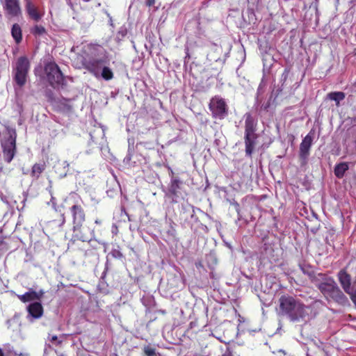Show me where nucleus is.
Returning a JSON list of instances; mask_svg holds the SVG:
<instances>
[{
    "instance_id": "obj_1",
    "label": "nucleus",
    "mask_w": 356,
    "mask_h": 356,
    "mask_svg": "<svg viewBox=\"0 0 356 356\" xmlns=\"http://www.w3.org/2000/svg\"><path fill=\"white\" fill-rule=\"evenodd\" d=\"M280 308L282 314L292 322H307L315 316L311 306L290 296L280 297Z\"/></svg>"
},
{
    "instance_id": "obj_2",
    "label": "nucleus",
    "mask_w": 356,
    "mask_h": 356,
    "mask_svg": "<svg viewBox=\"0 0 356 356\" xmlns=\"http://www.w3.org/2000/svg\"><path fill=\"white\" fill-rule=\"evenodd\" d=\"M310 280L328 302L334 301L342 305L348 302V298L330 276L324 273L311 274Z\"/></svg>"
},
{
    "instance_id": "obj_3",
    "label": "nucleus",
    "mask_w": 356,
    "mask_h": 356,
    "mask_svg": "<svg viewBox=\"0 0 356 356\" xmlns=\"http://www.w3.org/2000/svg\"><path fill=\"white\" fill-rule=\"evenodd\" d=\"M99 47V45L89 44V52L81 56L82 67L96 77L99 75L102 65L106 62V58L98 57L97 55Z\"/></svg>"
},
{
    "instance_id": "obj_4",
    "label": "nucleus",
    "mask_w": 356,
    "mask_h": 356,
    "mask_svg": "<svg viewBox=\"0 0 356 356\" xmlns=\"http://www.w3.org/2000/svg\"><path fill=\"white\" fill-rule=\"evenodd\" d=\"M30 67V61L26 56H20L17 59L13 74V80L19 87L22 88L26 84Z\"/></svg>"
},
{
    "instance_id": "obj_5",
    "label": "nucleus",
    "mask_w": 356,
    "mask_h": 356,
    "mask_svg": "<svg viewBox=\"0 0 356 356\" xmlns=\"http://www.w3.org/2000/svg\"><path fill=\"white\" fill-rule=\"evenodd\" d=\"M17 134L14 129H8L6 135L1 140L4 161L10 163L16 154Z\"/></svg>"
},
{
    "instance_id": "obj_6",
    "label": "nucleus",
    "mask_w": 356,
    "mask_h": 356,
    "mask_svg": "<svg viewBox=\"0 0 356 356\" xmlns=\"http://www.w3.org/2000/svg\"><path fill=\"white\" fill-rule=\"evenodd\" d=\"M44 72L47 81L54 88L64 84V75L55 62H48L45 63Z\"/></svg>"
},
{
    "instance_id": "obj_7",
    "label": "nucleus",
    "mask_w": 356,
    "mask_h": 356,
    "mask_svg": "<svg viewBox=\"0 0 356 356\" xmlns=\"http://www.w3.org/2000/svg\"><path fill=\"white\" fill-rule=\"evenodd\" d=\"M3 8L6 15L9 17H17L21 14L19 0H3Z\"/></svg>"
},
{
    "instance_id": "obj_8",
    "label": "nucleus",
    "mask_w": 356,
    "mask_h": 356,
    "mask_svg": "<svg viewBox=\"0 0 356 356\" xmlns=\"http://www.w3.org/2000/svg\"><path fill=\"white\" fill-rule=\"evenodd\" d=\"M74 227H81L86 220V214L81 205L74 204L70 208Z\"/></svg>"
},
{
    "instance_id": "obj_9",
    "label": "nucleus",
    "mask_w": 356,
    "mask_h": 356,
    "mask_svg": "<svg viewBox=\"0 0 356 356\" xmlns=\"http://www.w3.org/2000/svg\"><path fill=\"white\" fill-rule=\"evenodd\" d=\"M26 12L30 19L38 22L43 17L44 13L41 12L33 3V0H24Z\"/></svg>"
},
{
    "instance_id": "obj_10",
    "label": "nucleus",
    "mask_w": 356,
    "mask_h": 356,
    "mask_svg": "<svg viewBox=\"0 0 356 356\" xmlns=\"http://www.w3.org/2000/svg\"><path fill=\"white\" fill-rule=\"evenodd\" d=\"M313 142V136L311 132L309 133L302 140L300 145V153L299 156L302 163H306L308 156L309 154V150L312 147Z\"/></svg>"
},
{
    "instance_id": "obj_11",
    "label": "nucleus",
    "mask_w": 356,
    "mask_h": 356,
    "mask_svg": "<svg viewBox=\"0 0 356 356\" xmlns=\"http://www.w3.org/2000/svg\"><path fill=\"white\" fill-rule=\"evenodd\" d=\"M209 109L213 116L216 118H222V99L218 97H213L211 99Z\"/></svg>"
},
{
    "instance_id": "obj_12",
    "label": "nucleus",
    "mask_w": 356,
    "mask_h": 356,
    "mask_svg": "<svg viewBox=\"0 0 356 356\" xmlns=\"http://www.w3.org/2000/svg\"><path fill=\"white\" fill-rule=\"evenodd\" d=\"M338 279L344 291L348 294L351 293L353 291L351 289V278L346 270H341L338 273Z\"/></svg>"
},
{
    "instance_id": "obj_13",
    "label": "nucleus",
    "mask_w": 356,
    "mask_h": 356,
    "mask_svg": "<svg viewBox=\"0 0 356 356\" xmlns=\"http://www.w3.org/2000/svg\"><path fill=\"white\" fill-rule=\"evenodd\" d=\"M245 154L247 156L252 157L255 146L257 145V135L250 134L245 135Z\"/></svg>"
},
{
    "instance_id": "obj_14",
    "label": "nucleus",
    "mask_w": 356,
    "mask_h": 356,
    "mask_svg": "<svg viewBox=\"0 0 356 356\" xmlns=\"http://www.w3.org/2000/svg\"><path fill=\"white\" fill-rule=\"evenodd\" d=\"M44 295V292L40 290L39 292H36L32 289L29 291L26 292L23 295H17V298L22 302H28L33 300H40Z\"/></svg>"
},
{
    "instance_id": "obj_15",
    "label": "nucleus",
    "mask_w": 356,
    "mask_h": 356,
    "mask_svg": "<svg viewBox=\"0 0 356 356\" xmlns=\"http://www.w3.org/2000/svg\"><path fill=\"white\" fill-rule=\"evenodd\" d=\"M181 182L177 178H174L171 180L169 188L168 194L172 198L173 202H177V198L181 195L180 189Z\"/></svg>"
},
{
    "instance_id": "obj_16",
    "label": "nucleus",
    "mask_w": 356,
    "mask_h": 356,
    "mask_svg": "<svg viewBox=\"0 0 356 356\" xmlns=\"http://www.w3.org/2000/svg\"><path fill=\"white\" fill-rule=\"evenodd\" d=\"M29 314L34 318H40L44 313V309L42 304L39 302H34L31 303L27 307Z\"/></svg>"
},
{
    "instance_id": "obj_17",
    "label": "nucleus",
    "mask_w": 356,
    "mask_h": 356,
    "mask_svg": "<svg viewBox=\"0 0 356 356\" xmlns=\"http://www.w3.org/2000/svg\"><path fill=\"white\" fill-rule=\"evenodd\" d=\"M257 122L250 113L245 115V135L255 134Z\"/></svg>"
},
{
    "instance_id": "obj_18",
    "label": "nucleus",
    "mask_w": 356,
    "mask_h": 356,
    "mask_svg": "<svg viewBox=\"0 0 356 356\" xmlns=\"http://www.w3.org/2000/svg\"><path fill=\"white\" fill-rule=\"evenodd\" d=\"M47 165L44 161L35 163L31 168L30 175L35 179H39L40 175L46 170Z\"/></svg>"
},
{
    "instance_id": "obj_19",
    "label": "nucleus",
    "mask_w": 356,
    "mask_h": 356,
    "mask_svg": "<svg viewBox=\"0 0 356 356\" xmlns=\"http://www.w3.org/2000/svg\"><path fill=\"white\" fill-rule=\"evenodd\" d=\"M348 170V163L341 162V163L336 165V166L334 168V175L337 178L341 179L344 176L345 172Z\"/></svg>"
},
{
    "instance_id": "obj_20",
    "label": "nucleus",
    "mask_w": 356,
    "mask_h": 356,
    "mask_svg": "<svg viewBox=\"0 0 356 356\" xmlns=\"http://www.w3.org/2000/svg\"><path fill=\"white\" fill-rule=\"evenodd\" d=\"M11 35L17 44L22 40V29L18 24H14L11 29Z\"/></svg>"
},
{
    "instance_id": "obj_21",
    "label": "nucleus",
    "mask_w": 356,
    "mask_h": 356,
    "mask_svg": "<svg viewBox=\"0 0 356 356\" xmlns=\"http://www.w3.org/2000/svg\"><path fill=\"white\" fill-rule=\"evenodd\" d=\"M31 33L35 36H40L45 34L47 31L43 26L36 24L31 29Z\"/></svg>"
},
{
    "instance_id": "obj_22",
    "label": "nucleus",
    "mask_w": 356,
    "mask_h": 356,
    "mask_svg": "<svg viewBox=\"0 0 356 356\" xmlns=\"http://www.w3.org/2000/svg\"><path fill=\"white\" fill-rule=\"evenodd\" d=\"M328 97L331 100L337 102L338 104L345 98V94L343 92H333L328 94Z\"/></svg>"
},
{
    "instance_id": "obj_23",
    "label": "nucleus",
    "mask_w": 356,
    "mask_h": 356,
    "mask_svg": "<svg viewBox=\"0 0 356 356\" xmlns=\"http://www.w3.org/2000/svg\"><path fill=\"white\" fill-rule=\"evenodd\" d=\"M102 77L106 80L109 81L113 78V72L108 67H103L101 73Z\"/></svg>"
},
{
    "instance_id": "obj_24",
    "label": "nucleus",
    "mask_w": 356,
    "mask_h": 356,
    "mask_svg": "<svg viewBox=\"0 0 356 356\" xmlns=\"http://www.w3.org/2000/svg\"><path fill=\"white\" fill-rule=\"evenodd\" d=\"M51 104L54 105L59 111L70 110V106H69L67 102H52Z\"/></svg>"
},
{
    "instance_id": "obj_25",
    "label": "nucleus",
    "mask_w": 356,
    "mask_h": 356,
    "mask_svg": "<svg viewBox=\"0 0 356 356\" xmlns=\"http://www.w3.org/2000/svg\"><path fill=\"white\" fill-rule=\"evenodd\" d=\"M261 90H262V87H261V83L259 85L258 89H257V97H256V103L258 105L261 104V107L264 108V109H267L268 108V106H269V103H267L266 104H261V102H259V95L261 92Z\"/></svg>"
},
{
    "instance_id": "obj_26",
    "label": "nucleus",
    "mask_w": 356,
    "mask_h": 356,
    "mask_svg": "<svg viewBox=\"0 0 356 356\" xmlns=\"http://www.w3.org/2000/svg\"><path fill=\"white\" fill-rule=\"evenodd\" d=\"M111 254L113 258L121 259L124 257L123 254L121 252L120 250L117 249H113L111 252Z\"/></svg>"
},
{
    "instance_id": "obj_27",
    "label": "nucleus",
    "mask_w": 356,
    "mask_h": 356,
    "mask_svg": "<svg viewBox=\"0 0 356 356\" xmlns=\"http://www.w3.org/2000/svg\"><path fill=\"white\" fill-rule=\"evenodd\" d=\"M144 353L147 356H155V349L148 346L144 347Z\"/></svg>"
},
{
    "instance_id": "obj_28",
    "label": "nucleus",
    "mask_w": 356,
    "mask_h": 356,
    "mask_svg": "<svg viewBox=\"0 0 356 356\" xmlns=\"http://www.w3.org/2000/svg\"><path fill=\"white\" fill-rule=\"evenodd\" d=\"M186 210L189 213L191 220H193V218L197 219V218L195 217V209L193 206H189L188 208Z\"/></svg>"
},
{
    "instance_id": "obj_29",
    "label": "nucleus",
    "mask_w": 356,
    "mask_h": 356,
    "mask_svg": "<svg viewBox=\"0 0 356 356\" xmlns=\"http://www.w3.org/2000/svg\"><path fill=\"white\" fill-rule=\"evenodd\" d=\"M300 267L302 271L303 272V273L308 275L309 278H310V275L311 274H319L320 273H315V272H313V271H310L309 269L305 268L302 265H300Z\"/></svg>"
},
{
    "instance_id": "obj_30",
    "label": "nucleus",
    "mask_w": 356,
    "mask_h": 356,
    "mask_svg": "<svg viewBox=\"0 0 356 356\" xmlns=\"http://www.w3.org/2000/svg\"><path fill=\"white\" fill-rule=\"evenodd\" d=\"M349 295H350V298H351L352 300L356 305V290L355 291L353 290L351 291V293H349Z\"/></svg>"
},
{
    "instance_id": "obj_31",
    "label": "nucleus",
    "mask_w": 356,
    "mask_h": 356,
    "mask_svg": "<svg viewBox=\"0 0 356 356\" xmlns=\"http://www.w3.org/2000/svg\"><path fill=\"white\" fill-rule=\"evenodd\" d=\"M155 3V0H146L145 4L148 7H151L154 6Z\"/></svg>"
},
{
    "instance_id": "obj_32",
    "label": "nucleus",
    "mask_w": 356,
    "mask_h": 356,
    "mask_svg": "<svg viewBox=\"0 0 356 356\" xmlns=\"http://www.w3.org/2000/svg\"><path fill=\"white\" fill-rule=\"evenodd\" d=\"M58 339V337L56 335H54V336H52L51 338V341L53 342V341H55Z\"/></svg>"
},
{
    "instance_id": "obj_33",
    "label": "nucleus",
    "mask_w": 356,
    "mask_h": 356,
    "mask_svg": "<svg viewBox=\"0 0 356 356\" xmlns=\"http://www.w3.org/2000/svg\"><path fill=\"white\" fill-rule=\"evenodd\" d=\"M102 220H100V219H96V220H95V222L96 224H98V225L102 224Z\"/></svg>"
},
{
    "instance_id": "obj_34",
    "label": "nucleus",
    "mask_w": 356,
    "mask_h": 356,
    "mask_svg": "<svg viewBox=\"0 0 356 356\" xmlns=\"http://www.w3.org/2000/svg\"><path fill=\"white\" fill-rule=\"evenodd\" d=\"M238 316H239V318H238L239 323H241L243 322L244 318L243 317H241L240 315Z\"/></svg>"
},
{
    "instance_id": "obj_35",
    "label": "nucleus",
    "mask_w": 356,
    "mask_h": 356,
    "mask_svg": "<svg viewBox=\"0 0 356 356\" xmlns=\"http://www.w3.org/2000/svg\"><path fill=\"white\" fill-rule=\"evenodd\" d=\"M5 244L3 240H0V248Z\"/></svg>"
},
{
    "instance_id": "obj_36",
    "label": "nucleus",
    "mask_w": 356,
    "mask_h": 356,
    "mask_svg": "<svg viewBox=\"0 0 356 356\" xmlns=\"http://www.w3.org/2000/svg\"><path fill=\"white\" fill-rule=\"evenodd\" d=\"M0 356H4V353L1 348H0Z\"/></svg>"
},
{
    "instance_id": "obj_37",
    "label": "nucleus",
    "mask_w": 356,
    "mask_h": 356,
    "mask_svg": "<svg viewBox=\"0 0 356 356\" xmlns=\"http://www.w3.org/2000/svg\"><path fill=\"white\" fill-rule=\"evenodd\" d=\"M225 104H224V108H223V111H224V114L225 113Z\"/></svg>"
},
{
    "instance_id": "obj_38",
    "label": "nucleus",
    "mask_w": 356,
    "mask_h": 356,
    "mask_svg": "<svg viewBox=\"0 0 356 356\" xmlns=\"http://www.w3.org/2000/svg\"><path fill=\"white\" fill-rule=\"evenodd\" d=\"M225 245H226L227 247L230 248V245H229V243H225Z\"/></svg>"
},
{
    "instance_id": "obj_39",
    "label": "nucleus",
    "mask_w": 356,
    "mask_h": 356,
    "mask_svg": "<svg viewBox=\"0 0 356 356\" xmlns=\"http://www.w3.org/2000/svg\"><path fill=\"white\" fill-rule=\"evenodd\" d=\"M81 241H86V239H84V238H81Z\"/></svg>"
}]
</instances>
